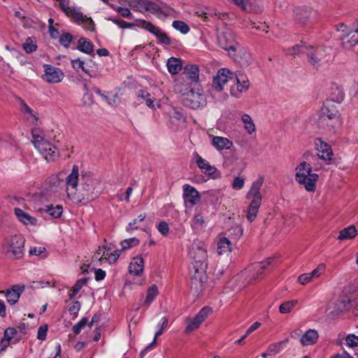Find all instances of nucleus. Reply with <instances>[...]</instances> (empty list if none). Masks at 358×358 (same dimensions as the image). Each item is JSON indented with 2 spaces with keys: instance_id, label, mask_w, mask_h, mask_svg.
Listing matches in <instances>:
<instances>
[{
  "instance_id": "nucleus-1",
  "label": "nucleus",
  "mask_w": 358,
  "mask_h": 358,
  "mask_svg": "<svg viewBox=\"0 0 358 358\" xmlns=\"http://www.w3.org/2000/svg\"><path fill=\"white\" fill-rule=\"evenodd\" d=\"M189 256L192 264L190 268L191 288L195 292H200L206 279V271L208 267V255L205 244L200 241H194L189 248Z\"/></svg>"
},
{
  "instance_id": "nucleus-2",
  "label": "nucleus",
  "mask_w": 358,
  "mask_h": 358,
  "mask_svg": "<svg viewBox=\"0 0 358 358\" xmlns=\"http://www.w3.org/2000/svg\"><path fill=\"white\" fill-rule=\"evenodd\" d=\"M80 192L72 196L76 203H85L97 198L101 192V182L94 178L90 172L82 175Z\"/></svg>"
},
{
  "instance_id": "nucleus-3",
  "label": "nucleus",
  "mask_w": 358,
  "mask_h": 358,
  "mask_svg": "<svg viewBox=\"0 0 358 358\" xmlns=\"http://www.w3.org/2000/svg\"><path fill=\"white\" fill-rule=\"evenodd\" d=\"M312 171L311 164L306 160L301 162L295 169L296 181L299 184L303 185L308 192H314L315 190V182L318 179V175L312 173Z\"/></svg>"
},
{
  "instance_id": "nucleus-4",
  "label": "nucleus",
  "mask_w": 358,
  "mask_h": 358,
  "mask_svg": "<svg viewBox=\"0 0 358 358\" xmlns=\"http://www.w3.org/2000/svg\"><path fill=\"white\" fill-rule=\"evenodd\" d=\"M25 240L21 235H14L4 241V250L10 258L20 259L24 254Z\"/></svg>"
},
{
  "instance_id": "nucleus-5",
  "label": "nucleus",
  "mask_w": 358,
  "mask_h": 358,
  "mask_svg": "<svg viewBox=\"0 0 358 358\" xmlns=\"http://www.w3.org/2000/svg\"><path fill=\"white\" fill-rule=\"evenodd\" d=\"M248 199H251L247 212V219L250 222H253L259 212V208L262 203V196L260 192H255L251 189L249 190L246 195Z\"/></svg>"
},
{
  "instance_id": "nucleus-6",
  "label": "nucleus",
  "mask_w": 358,
  "mask_h": 358,
  "mask_svg": "<svg viewBox=\"0 0 358 358\" xmlns=\"http://www.w3.org/2000/svg\"><path fill=\"white\" fill-rule=\"evenodd\" d=\"M212 313V309L209 307H203L201 310L195 315L193 319H187V327L185 332L189 334L196 329H197L201 324L205 321L208 315Z\"/></svg>"
},
{
  "instance_id": "nucleus-7",
  "label": "nucleus",
  "mask_w": 358,
  "mask_h": 358,
  "mask_svg": "<svg viewBox=\"0 0 358 358\" xmlns=\"http://www.w3.org/2000/svg\"><path fill=\"white\" fill-rule=\"evenodd\" d=\"M315 146L317 150V155L313 156V159L318 161L322 159L330 161L332 159L333 152L331 146L322 141L321 138H317L315 141Z\"/></svg>"
},
{
  "instance_id": "nucleus-8",
  "label": "nucleus",
  "mask_w": 358,
  "mask_h": 358,
  "mask_svg": "<svg viewBox=\"0 0 358 358\" xmlns=\"http://www.w3.org/2000/svg\"><path fill=\"white\" fill-rule=\"evenodd\" d=\"M138 26L155 35L162 43L165 45H169L171 43V39L167 34L162 32L159 27L155 26L151 22L144 20H139Z\"/></svg>"
},
{
  "instance_id": "nucleus-9",
  "label": "nucleus",
  "mask_w": 358,
  "mask_h": 358,
  "mask_svg": "<svg viewBox=\"0 0 358 358\" xmlns=\"http://www.w3.org/2000/svg\"><path fill=\"white\" fill-rule=\"evenodd\" d=\"M219 45L225 50H235L237 44L236 41V34L231 30H227L222 32L217 36Z\"/></svg>"
},
{
  "instance_id": "nucleus-10",
  "label": "nucleus",
  "mask_w": 358,
  "mask_h": 358,
  "mask_svg": "<svg viewBox=\"0 0 358 358\" xmlns=\"http://www.w3.org/2000/svg\"><path fill=\"white\" fill-rule=\"evenodd\" d=\"M36 149L47 161H54L58 157L55 146L47 141H41V143H37Z\"/></svg>"
},
{
  "instance_id": "nucleus-11",
  "label": "nucleus",
  "mask_w": 358,
  "mask_h": 358,
  "mask_svg": "<svg viewBox=\"0 0 358 358\" xmlns=\"http://www.w3.org/2000/svg\"><path fill=\"white\" fill-rule=\"evenodd\" d=\"M184 106L192 109H198L205 105V99L199 92L192 91L186 97L182 98Z\"/></svg>"
},
{
  "instance_id": "nucleus-12",
  "label": "nucleus",
  "mask_w": 358,
  "mask_h": 358,
  "mask_svg": "<svg viewBox=\"0 0 358 358\" xmlns=\"http://www.w3.org/2000/svg\"><path fill=\"white\" fill-rule=\"evenodd\" d=\"M328 120L332 122H340V115L338 110L331 103L327 101L317 119V122H324Z\"/></svg>"
},
{
  "instance_id": "nucleus-13",
  "label": "nucleus",
  "mask_w": 358,
  "mask_h": 358,
  "mask_svg": "<svg viewBox=\"0 0 358 358\" xmlns=\"http://www.w3.org/2000/svg\"><path fill=\"white\" fill-rule=\"evenodd\" d=\"M173 90L176 94L183 96V98L186 97L193 91L192 83L185 79L184 76H180L175 81Z\"/></svg>"
},
{
  "instance_id": "nucleus-14",
  "label": "nucleus",
  "mask_w": 358,
  "mask_h": 358,
  "mask_svg": "<svg viewBox=\"0 0 358 358\" xmlns=\"http://www.w3.org/2000/svg\"><path fill=\"white\" fill-rule=\"evenodd\" d=\"M233 73L227 69H220L213 80V87L217 91H221L223 86L228 81L229 78H232Z\"/></svg>"
},
{
  "instance_id": "nucleus-15",
  "label": "nucleus",
  "mask_w": 358,
  "mask_h": 358,
  "mask_svg": "<svg viewBox=\"0 0 358 358\" xmlns=\"http://www.w3.org/2000/svg\"><path fill=\"white\" fill-rule=\"evenodd\" d=\"M79 177V167L78 165H73L71 173L66 177V181L64 182L63 180H59L57 178H52V182L55 183V180H57L59 185H66L67 186L71 187L73 189H76L78 183Z\"/></svg>"
},
{
  "instance_id": "nucleus-16",
  "label": "nucleus",
  "mask_w": 358,
  "mask_h": 358,
  "mask_svg": "<svg viewBox=\"0 0 358 358\" xmlns=\"http://www.w3.org/2000/svg\"><path fill=\"white\" fill-rule=\"evenodd\" d=\"M351 303H352L350 301V299H348L343 296L335 302L329 303L328 305V309H330L331 306H334V309L331 313L335 316L350 309L351 307Z\"/></svg>"
},
{
  "instance_id": "nucleus-17",
  "label": "nucleus",
  "mask_w": 358,
  "mask_h": 358,
  "mask_svg": "<svg viewBox=\"0 0 358 358\" xmlns=\"http://www.w3.org/2000/svg\"><path fill=\"white\" fill-rule=\"evenodd\" d=\"M24 290V285H15L5 292L8 303L13 305L18 301L21 294Z\"/></svg>"
},
{
  "instance_id": "nucleus-18",
  "label": "nucleus",
  "mask_w": 358,
  "mask_h": 358,
  "mask_svg": "<svg viewBox=\"0 0 358 358\" xmlns=\"http://www.w3.org/2000/svg\"><path fill=\"white\" fill-rule=\"evenodd\" d=\"M45 75L43 78L45 81L52 83H59L62 80L63 73L51 65H45Z\"/></svg>"
},
{
  "instance_id": "nucleus-19",
  "label": "nucleus",
  "mask_w": 358,
  "mask_h": 358,
  "mask_svg": "<svg viewBox=\"0 0 358 358\" xmlns=\"http://www.w3.org/2000/svg\"><path fill=\"white\" fill-rule=\"evenodd\" d=\"M309 64L317 67L321 60L324 57V50L322 48H313L306 52Z\"/></svg>"
},
{
  "instance_id": "nucleus-20",
  "label": "nucleus",
  "mask_w": 358,
  "mask_h": 358,
  "mask_svg": "<svg viewBox=\"0 0 358 358\" xmlns=\"http://www.w3.org/2000/svg\"><path fill=\"white\" fill-rule=\"evenodd\" d=\"M183 198L194 206L200 200V194L194 187L186 184L183 186Z\"/></svg>"
},
{
  "instance_id": "nucleus-21",
  "label": "nucleus",
  "mask_w": 358,
  "mask_h": 358,
  "mask_svg": "<svg viewBox=\"0 0 358 358\" xmlns=\"http://www.w3.org/2000/svg\"><path fill=\"white\" fill-rule=\"evenodd\" d=\"M296 20L301 24H306L313 15H315V12L308 7H299L294 10Z\"/></svg>"
},
{
  "instance_id": "nucleus-22",
  "label": "nucleus",
  "mask_w": 358,
  "mask_h": 358,
  "mask_svg": "<svg viewBox=\"0 0 358 358\" xmlns=\"http://www.w3.org/2000/svg\"><path fill=\"white\" fill-rule=\"evenodd\" d=\"M343 293V296L350 299L351 303L357 301L358 300V280H355L345 286Z\"/></svg>"
},
{
  "instance_id": "nucleus-23",
  "label": "nucleus",
  "mask_w": 358,
  "mask_h": 358,
  "mask_svg": "<svg viewBox=\"0 0 358 358\" xmlns=\"http://www.w3.org/2000/svg\"><path fill=\"white\" fill-rule=\"evenodd\" d=\"M194 155L196 158V163L202 172L206 175L213 176L217 169L214 166H211L208 162L202 158L197 152H194Z\"/></svg>"
},
{
  "instance_id": "nucleus-24",
  "label": "nucleus",
  "mask_w": 358,
  "mask_h": 358,
  "mask_svg": "<svg viewBox=\"0 0 358 358\" xmlns=\"http://www.w3.org/2000/svg\"><path fill=\"white\" fill-rule=\"evenodd\" d=\"M61 10L68 16L73 18L82 17V13L75 7H69V0H59V3Z\"/></svg>"
},
{
  "instance_id": "nucleus-25",
  "label": "nucleus",
  "mask_w": 358,
  "mask_h": 358,
  "mask_svg": "<svg viewBox=\"0 0 358 358\" xmlns=\"http://www.w3.org/2000/svg\"><path fill=\"white\" fill-rule=\"evenodd\" d=\"M136 10L141 13L149 11L152 14L162 13L161 8L156 3L150 1L141 0L138 6H136Z\"/></svg>"
},
{
  "instance_id": "nucleus-26",
  "label": "nucleus",
  "mask_w": 358,
  "mask_h": 358,
  "mask_svg": "<svg viewBox=\"0 0 358 358\" xmlns=\"http://www.w3.org/2000/svg\"><path fill=\"white\" fill-rule=\"evenodd\" d=\"M182 76L191 83H196L199 78V67L196 65H187Z\"/></svg>"
},
{
  "instance_id": "nucleus-27",
  "label": "nucleus",
  "mask_w": 358,
  "mask_h": 358,
  "mask_svg": "<svg viewBox=\"0 0 358 358\" xmlns=\"http://www.w3.org/2000/svg\"><path fill=\"white\" fill-rule=\"evenodd\" d=\"M212 145L218 151L229 150L233 146L231 141L222 136H214L212 139Z\"/></svg>"
},
{
  "instance_id": "nucleus-28",
  "label": "nucleus",
  "mask_w": 358,
  "mask_h": 358,
  "mask_svg": "<svg viewBox=\"0 0 358 358\" xmlns=\"http://www.w3.org/2000/svg\"><path fill=\"white\" fill-rule=\"evenodd\" d=\"M15 214L19 221L22 222L24 224L36 226L37 225V219L29 215L28 213L24 212L22 209L15 208Z\"/></svg>"
},
{
  "instance_id": "nucleus-29",
  "label": "nucleus",
  "mask_w": 358,
  "mask_h": 358,
  "mask_svg": "<svg viewBox=\"0 0 358 358\" xmlns=\"http://www.w3.org/2000/svg\"><path fill=\"white\" fill-rule=\"evenodd\" d=\"M234 75L237 83V90L240 92H246L250 86L247 76L242 71H236Z\"/></svg>"
},
{
  "instance_id": "nucleus-30",
  "label": "nucleus",
  "mask_w": 358,
  "mask_h": 358,
  "mask_svg": "<svg viewBox=\"0 0 358 358\" xmlns=\"http://www.w3.org/2000/svg\"><path fill=\"white\" fill-rule=\"evenodd\" d=\"M35 210L38 213L45 212L53 218H58L62 215L63 208L62 206L57 205L55 207L51 204L45 206L44 208L35 207Z\"/></svg>"
},
{
  "instance_id": "nucleus-31",
  "label": "nucleus",
  "mask_w": 358,
  "mask_h": 358,
  "mask_svg": "<svg viewBox=\"0 0 358 358\" xmlns=\"http://www.w3.org/2000/svg\"><path fill=\"white\" fill-rule=\"evenodd\" d=\"M143 259L142 257H134L129 266V271L135 275H139L143 271Z\"/></svg>"
},
{
  "instance_id": "nucleus-32",
  "label": "nucleus",
  "mask_w": 358,
  "mask_h": 358,
  "mask_svg": "<svg viewBox=\"0 0 358 358\" xmlns=\"http://www.w3.org/2000/svg\"><path fill=\"white\" fill-rule=\"evenodd\" d=\"M77 48L80 52L88 55H92L94 53L93 43L89 39L84 37H81L78 40Z\"/></svg>"
},
{
  "instance_id": "nucleus-33",
  "label": "nucleus",
  "mask_w": 358,
  "mask_h": 358,
  "mask_svg": "<svg viewBox=\"0 0 358 358\" xmlns=\"http://www.w3.org/2000/svg\"><path fill=\"white\" fill-rule=\"evenodd\" d=\"M318 336V333L316 330L309 329L301 337V343L303 345H313L316 343Z\"/></svg>"
},
{
  "instance_id": "nucleus-34",
  "label": "nucleus",
  "mask_w": 358,
  "mask_h": 358,
  "mask_svg": "<svg viewBox=\"0 0 358 358\" xmlns=\"http://www.w3.org/2000/svg\"><path fill=\"white\" fill-rule=\"evenodd\" d=\"M166 66L170 73H178L182 69V61L176 57H171L167 60Z\"/></svg>"
},
{
  "instance_id": "nucleus-35",
  "label": "nucleus",
  "mask_w": 358,
  "mask_h": 358,
  "mask_svg": "<svg viewBox=\"0 0 358 358\" xmlns=\"http://www.w3.org/2000/svg\"><path fill=\"white\" fill-rule=\"evenodd\" d=\"M357 234V229L354 225H350L340 231L338 236V240H347L355 238Z\"/></svg>"
},
{
  "instance_id": "nucleus-36",
  "label": "nucleus",
  "mask_w": 358,
  "mask_h": 358,
  "mask_svg": "<svg viewBox=\"0 0 358 358\" xmlns=\"http://www.w3.org/2000/svg\"><path fill=\"white\" fill-rule=\"evenodd\" d=\"M73 20L76 22H77L78 24H83V28L94 31L95 30V24L94 21L91 17H87L85 15H83L82 13V17L76 19L73 18Z\"/></svg>"
},
{
  "instance_id": "nucleus-37",
  "label": "nucleus",
  "mask_w": 358,
  "mask_h": 358,
  "mask_svg": "<svg viewBox=\"0 0 358 358\" xmlns=\"http://www.w3.org/2000/svg\"><path fill=\"white\" fill-rule=\"evenodd\" d=\"M231 250V243L228 238L222 237L217 243V252L219 255L227 253Z\"/></svg>"
},
{
  "instance_id": "nucleus-38",
  "label": "nucleus",
  "mask_w": 358,
  "mask_h": 358,
  "mask_svg": "<svg viewBox=\"0 0 358 358\" xmlns=\"http://www.w3.org/2000/svg\"><path fill=\"white\" fill-rule=\"evenodd\" d=\"M343 45L352 47L358 43V29L352 31L348 34L345 37L342 38Z\"/></svg>"
},
{
  "instance_id": "nucleus-39",
  "label": "nucleus",
  "mask_w": 358,
  "mask_h": 358,
  "mask_svg": "<svg viewBox=\"0 0 358 358\" xmlns=\"http://www.w3.org/2000/svg\"><path fill=\"white\" fill-rule=\"evenodd\" d=\"M17 333V331L14 328H7L3 333V337L1 340V343L3 347L1 348V350H4V349L9 345L10 341L13 338L14 335Z\"/></svg>"
},
{
  "instance_id": "nucleus-40",
  "label": "nucleus",
  "mask_w": 358,
  "mask_h": 358,
  "mask_svg": "<svg viewBox=\"0 0 358 358\" xmlns=\"http://www.w3.org/2000/svg\"><path fill=\"white\" fill-rule=\"evenodd\" d=\"M241 120L244 124V128L249 134H252L256 131L255 125L251 117L248 114H244L241 117Z\"/></svg>"
},
{
  "instance_id": "nucleus-41",
  "label": "nucleus",
  "mask_w": 358,
  "mask_h": 358,
  "mask_svg": "<svg viewBox=\"0 0 358 358\" xmlns=\"http://www.w3.org/2000/svg\"><path fill=\"white\" fill-rule=\"evenodd\" d=\"M306 50H308V47L303 44H298L285 50V52L287 55H290L294 57L300 53L305 52Z\"/></svg>"
},
{
  "instance_id": "nucleus-42",
  "label": "nucleus",
  "mask_w": 358,
  "mask_h": 358,
  "mask_svg": "<svg viewBox=\"0 0 358 358\" xmlns=\"http://www.w3.org/2000/svg\"><path fill=\"white\" fill-rule=\"evenodd\" d=\"M158 295V289L155 285L150 286L147 290V294L144 303L148 306L152 302L155 298Z\"/></svg>"
},
{
  "instance_id": "nucleus-43",
  "label": "nucleus",
  "mask_w": 358,
  "mask_h": 358,
  "mask_svg": "<svg viewBox=\"0 0 358 358\" xmlns=\"http://www.w3.org/2000/svg\"><path fill=\"white\" fill-rule=\"evenodd\" d=\"M297 303V300H291L285 301L279 306V312L281 314L289 313Z\"/></svg>"
},
{
  "instance_id": "nucleus-44",
  "label": "nucleus",
  "mask_w": 358,
  "mask_h": 358,
  "mask_svg": "<svg viewBox=\"0 0 358 358\" xmlns=\"http://www.w3.org/2000/svg\"><path fill=\"white\" fill-rule=\"evenodd\" d=\"M313 156L315 155H313L310 152H306L303 155V158L311 164L313 171H318L322 168V165L320 163L319 160H313Z\"/></svg>"
},
{
  "instance_id": "nucleus-45",
  "label": "nucleus",
  "mask_w": 358,
  "mask_h": 358,
  "mask_svg": "<svg viewBox=\"0 0 358 358\" xmlns=\"http://www.w3.org/2000/svg\"><path fill=\"white\" fill-rule=\"evenodd\" d=\"M196 14L198 16L203 17L204 20L208 21L214 15H216V13L211 8H205L199 9L196 11Z\"/></svg>"
},
{
  "instance_id": "nucleus-46",
  "label": "nucleus",
  "mask_w": 358,
  "mask_h": 358,
  "mask_svg": "<svg viewBox=\"0 0 358 358\" xmlns=\"http://www.w3.org/2000/svg\"><path fill=\"white\" fill-rule=\"evenodd\" d=\"M172 26L174 29L180 31L183 34H187L190 30L189 26L185 22L180 20L173 21Z\"/></svg>"
},
{
  "instance_id": "nucleus-47",
  "label": "nucleus",
  "mask_w": 358,
  "mask_h": 358,
  "mask_svg": "<svg viewBox=\"0 0 358 358\" xmlns=\"http://www.w3.org/2000/svg\"><path fill=\"white\" fill-rule=\"evenodd\" d=\"M71 64H72L73 68L75 70L78 71L79 69H81L83 71H84L85 73L88 74L90 77L92 76L90 74V70L85 67V66H84L85 62L83 60H81L80 59H72Z\"/></svg>"
},
{
  "instance_id": "nucleus-48",
  "label": "nucleus",
  "mask_w": 358,
  "mask_h": 358,
  "mask_svg": "<svg viewBox=\"0 0 358 358\" xmlns=\"http://www.w3.org/2000/svg\"><path fill=\"white\" fill-rule=\"evenodd\" d=\"M23 48L27 53H31L36 50L37 46L31 38H28L23 44Z\"/></svg>"
},
{
  "instance_id": "nucleus-49",
  "label": "nucleus",
  "mask_w": 358,
  "mask_h": 358,
  "mask_svg": "<svg viewBox=\"0 0 358 358\" xmlns=\"http://www.w3.org/2000/svg\"><path fill=\"white\" fill-rule=\"evenodd\" d=\"M139 241L136 238H131L129 239H125L121 242L122 249L121 250H125L127 249L130 248L132 246H136L138 245Z\"/></svg>"
},
{
  "instance_id": "nucleus-50",
  "label": "nucleus",
  "mask_w": 358,
  "mask_h": 358,
  "mask_svg": "<svg viewBox=\"0 0 358 358\" xmlns=\"http://www.w3.org/2000/svg\"><path fill=\"white\" fill-rule=\"evenodd\" d=\"M251 55L246 51H243L238 60L239 64L242 66H248L251 63Z\"/></svg>"
},
{
  "instance_id": "nucleus-51",
  "label": "nucleus",
  "mask_w": 358,
  "mask_h": 358,
  "mask_svg": "<svg viewBox=\"0 0 358 358\" xmlns=\"http://www.w3.org/2000/svg\"><path fill=\"white\" fill-rule=\"evenodd\" d=\"M229 236H234L235 239L239 238L243 236V229L240 225L233 226L229 231Z\"/></svg>"
},
{
  "instance_id": "nucleus-52",
  "label": "nucleus",
  "mask_w": 358,
  "mask_h": 358,
  "mask_svg": "<svg viewBox=\"0 0 358 358\" xmlns=\"http://www.w3.org/2000/svg\"><path fill=\"white\" fill-rule=\"evenodd\" d=\"M336 92H337L336 94H331L330 95L329 99L327 100V101H329V103H330V102L341 103L343 100V98H344L343 92L338 87L336 88Z\"/></svg>"
},
{
  "instance_id": "nucleus-53",
  "label": "nucleus",
  "mask_w": 358,
  "mask_h": 358,
  "mask_svg": "<svg viewBox=\"0 0 358 358\" xmlns=\"http://www.w3.org/2000/svg\"><path fill=\"white\" fill-rule=\"evenodd\" d=\"M73 36L69 33H64L61 35L59 38V43L60 44L65 47L69 48L71 42L73 40Z\"/></svg>"
},
{
  "instance_id": "nucleus-54",
  "label": "nucleus",
  "mask_w": 358,
  "mask_h": 358,
  "mask_svg": "<svg viewBox=\"0 0 358 358\" xmlns=\"http://www.w3.org/2000/svg\"><path fill=\"white\" fill-rule=\"evenodd\" d=\"M273 258L270 257L264 262H258L254 265V269L257 272H261V271L266 269L271 264Z\"/></svg>"
},
{
  "instance_id": "nucleus-55",
  "label": "nucleus",
  "mask_w": 358,
  "mask_h": 358,
  "mask_svg": "<svg viewBox=\"0 0 358 358\" xmlns=\"http://www.w3.org/2000/svg\"><path fill=\"white\" fill-rule=\"evenodd\" d=\"M87 323L86 317L82 318L77 324L73 326L72 331L74 334H78L81 329H83Z\"/></svg>"
},
{
  "instance_id": "nucleus-56",
  "label": "nucleus",
  "mask_w": 358,
  "mask_h": 358,
  "mask_svg": "<svg viewBox=\"0 0 358 358\" xmlns=\"http://www.w3.org/2000/svg\"><path fill=\"white\" fill-rule=\"evenodd\" d=\"M325 266L324 264H320L315 269H314L312 272L308 273L310 278L312 280L315 278H318L320 275L324 271Z\"/></svg>"
},
{
  "instance_id": "nucleus-57",
  "label": "nucleus",
  "mask_w": 358,
  "mask_h": 358,
  "mask_svg": "<svg viewBox=\"0 0 358 358\" xmlns=\"http://www.w3.org/2000/svg\"><path fill=\"white\" fill-rule=\"evenodd\" d=\"M107 20L109 21H112L115 24L118 25L120 28H122V29L132 28L133 27H134V24L127 22L124 20L113 19L112 17H108V18H107Z\"/></svg>"
},
{
  "instance_id": "nucleus-58",
  "label": "nucleus",
  "mask_w": 358,
  "mask_h": 358,
  "mask_svg": "<svg viewBox=\"0 0 358 358\" xmlns=\"http://www.w3.org/2000/svg\"><path fill=\"white\" fill-rule=\"evenodd\" d=\"M122 250H115L113 252H110L108 255L105 257L106 260H108L110 264L115 263L120 255Z\"/></svg>"
},
{
  "instance_id": "nucleus-59",
  "label": "nucleus",
  "mask_w": 358,
  "mask_h": 358,
  "mask_svg": "<svg viewBox=\"0 0 358 358\" xmlns=\"http://www.w3.org/2000/svg\"><path fill=\"white\" fill-rule=\"evenodd\" d=\"M81 304L79 301H74L73 305L69 308V311L73 318H76L78 315V312L80 310Z\"/></svg>"
},
{
  "instance_id": "nucleus-60",
  "label": "nucleus",
  "mask_w": 358,
  "mask_h": 358,
  "mask_svg": "<svg viewBox=\"0 0 358 358\" xmlns=\"http://www.w3.org/2000/svg\"><path fill=\"white\" fill-rule=\"evenodd\" d=\"M89 279V278H84L78 280L75 285L71 288V290L74 291V292H78L81 289V288L87 284Z\"/></svg>"
},
{
  "instance_id": "nucleus-61",
  "label": "nucleus",
  "mask_w": 358,
  "mask_h": 358,
  "mask_svg": "<svg viewBox=\"0 0 358 358\" xmlns=\"http://www.w3.org/2000/svg\"><path fill=\"white\" fill-rule=\"evenodd\" d=\"M205 223L203 217L200 214H196L193 218V228H202Z\"/></svg>"
},
{
  "instance_id": "nucleus-62",
  "label": "nucleus",
  "mask_w": 358,
  "mask_h": 358,
  "mask_svg": "<svg viewBox=\"0 0 358 358\" xmlns=\"http://www.w3.org/2000/svg\"><path fill=\"white\" fill-rule=\"evenodd\" d=\"M264 178L260 176L256 181L253 182L250 189L255 192H260L263 185Z\"/></svg>"
},
{
  "instance_id": "nucleus-63",
  "label": "nucleus",
  "mask_w": 358,
  "mask_h": 358,
  "mask_svg": "<svg viewBox=\"0 0 358 358\" xmlns=\"http://www.w3.org/2000/svg\"><path fill=\"white\" fill-rule=\"evenodd\" d=\"M157 229L159 231V232L163 235V236H166L168 235L169 232V224H167V222H164V221H161L158 226H157Z\"/></svg>"
},
{
  "instance_id": "nucleus-64",
  "label": "nucleus",
  "mask_w": 358,
  "mask_h": 358,
  "mask_svg": "<svg viewBox=\"0 0 358 358\" xmlns=\"http://www.w3.org/2000/svg\"><path fill=\"white\" fill-rule=\"evenodd\" d=\"M346 343L350 347H358V336L350 334L346 337Z\"/></svg>"
}]
</instances>
